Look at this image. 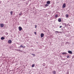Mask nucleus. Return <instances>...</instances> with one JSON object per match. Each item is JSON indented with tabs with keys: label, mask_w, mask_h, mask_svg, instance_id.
<instances>
[{
	"label": "nucleus",
	"mask_w": 74,
	"mask_h": 74,
	"mask_svg": "<svg viewBox=\"0 0 74 74\" xmlns=\"http://www.w3.org/2000/svg\"><path fill=\"white\" fill-rule=\"evenodd\" d=\"M1 27H3L4 26V25L3 23H1L0 24Z\"/></svg>",
	"instance_id": "1"
},
{
	"label": "nucleus",
	"mask_w": 74,
	"mask_h": 74,
	"mask_svg": "<svg viewBox=\"0 0 74 74\" xmlns=\"http://www.w3.org/2000/svg\"><path fill=\"white\" fill-rule=\"evenodd\" d=\"M66 18H68L69 17V15H68V14H67L66 15Z\"/></svg>",
	"instance_id": "16"
},
{
	"label": "nucleus",
	"mask_w": 74,
	"mask_h": 74,
	"mask_svg": "<svg viewBox=\"0 0 74 74\" xmlns=\"http://www.w3.org/2000/svg\"><path fill=\"white\" fill-rule=\"evenodd\" d=\"M20 47H21V48H25L26 47V46H23L22 45H20Z\"/></svg>",
	"instance_id": "7"
},
{
	"label": "nucleus",
	"mask_w": 74,
	"mask_h": 74,
	"mask_svg": "<svg viewBox=\"0 0 74 74\" xmlns=\"http://www.w3.org/2000/svg\"><path fill=\"white\" fill-rule=\"evenodd\" d=\"M53 74H56V71H55L53 72Z\"/></svg>",
	"instance_id": "12"
},
{
	"label": "nucleus",
	"mask_w": 74,
	"mask_h": 74,
	"mask_svg": "<svg viewBox=\"0 0 74 74\" xmlns=\"http://www.w3.org/2000/svg\"><path fill=\"white\" fill-rule=\"evenodd\" d=\"M8 42L9 44H11L12 43V40H9L8 41Z\"/></svg>",
	"instance_id": "4"
},
{
	"label": "nucleus",
	"mask_w": 74,
	"mask_h": 74,
	"mask_svg": "<svg viewBox=\"0 0 74 74\" xmlns=\"http://www.w3.org/2000/svg\"><path fill=\"white\" fill-rule=\"evenodd\" d=\"M48 5H49L48 4H46L45 5V6L46 7H48Z\"/></svg>",
	"instance_id": "17"
},
{
	"label": "nucleus",
	"mask_w": 74,
	"mask_h": 74,
	"mask_svg": "<svg viewBox=\"0 0 74 74\" xmlns=\"http://www.w3.org/2000/svg\"><path fill=\"white\" fill-rule=\"evenodd\" d=\"M47 4H49L51 3L50 2V1H47Z\"/></svg>",
	"instance_id": "10"
},
{
	"label": "nucleus",
	"mask_w": 74,
	"mask_h": 74,
	"mask_svg": "<svg viewBox=\"0 0 74 74\" xmlns=\"http://www.w3.org/2000/svg\"><path fill=\"white\" fill-rule=\"evenodd\" d=\"M44 34L43 33H41L40 35L41 37V38H42L43 37H44Z\"/></svg>",
	"instance_id": "6"
},
{
	"label": "nucleus",
	"mask_w": 74,
	"mask_h": 74,
	"mask_svg": "<svg viewBox=\"0 0 74 74\" xmlns=\"http://www.w3.org/2000/svg\"><path fill=\"white\" fill-rule=\"evenodd\" d=\"M26 5H27L28 4V3H26Z\"/></svg>",
	"instance_id": "26"
},
{
	"label": "nucleus",
	"mask_w": 74,
	"mask_h": 74,
	"mask_svg": "<svg viewBox=\"0 0 74 74\" xmlns=\"http://www.w3.org/2000/svg\"><path fill=\"white\" fill-rule=\"evenodd\" d=\"M67 58H70V56H68L66 57Z\"/></svg>",
	"instance_id": "18"
},
{
	"label": "nucleus",
	"mask_w": 74,
	"mask_h": 74,
	"mask_svg": "<svg viewBox=\"0 0 74 74\" xmlns=\"http://www.w3.org/2000/svg\"><path fill=\"white\" fill-rule=\"evenodd\" d=\"M55 18H57V17H58V15L56 14L55 15Z\"/></svg>",
	"instance_id": "13"
},
{
	"label": "nucleus",
	"mask_w": 74,
	"mask_h": 74,
	"mask_svg": "<svg viewBox=\"0 0 74 74\" xmlns=\"http://www.w3.org/2000/svg\"><path fill=\"white\" fill-rule=\"evenodd\" d=\"M34 66H35V64H33L32 65V67H34Z\"/></svg>",
	"instance_id": "14"
},
{
	"label": "nucleus",
	"mask_w": 74,
	"mask_h": 74,
	"mask_svg": "<svg viewBox=\"0 0 74 74\" xmlns=\"http://www.w3.org/2000/svg\"><path fill=\"white\" fill-rule=\"evenodd\" d=\"M34 34H36V35L37 34V33H36V32H35Z\"/></svg>",
	"instance_id": "23"
},
{
	"label": "nucleus",
	"mask_w": 74,
	"mask_h": 74,
	"mask_svg": "<svg viewBox=\"0 0 74 74\" xmlns=\"http://www.w3.org/2000/svg\"><path fill=\"white\" fill-rule=\"evenodd\" d=\"M13 13V12L11 11L10 12V14L11 15H12Z\"/></svg>",
	"instance_id": "15"
},
{
	"label": "nucleus",
	"mask_w": 74,
	"mask_h": 74,
	"mask_svg": "<svg viewBox=\"0 0 74 74\" xmlns=\"http://www.w3.org/2000/svg\"><path fill=\"white\" fill-rule=\"evenodd\" d=\"M62 27V26H61L60 27V28H61V27Z\"/></svg>",
	"instance_id": "25"
},
{
	"label": "nucleus",
	"mask_w": 74,
	"mask_h": 74,
	"mask_svg": "<svg viewBox=\"0 0 74 74\" xmlns=\"http://www.w3.org/2000/svg\"><path fill=\"white\" fill-rule=\"evenodd\" d=\"M19 15H22V13H21V14H19Z\"/></svg>",
	"instance_id": "21"
},
{
	"label": "nucleus",
	"mask_w": 74,
	"mask_h": 74,
	"mask_svg": "<svg viewBox=\"0 0 74 74\" xmlns=\"http://www.w3.org/2000/svg\"><path fill=\"white\" fill-rule=\"evenodd\" d=\"M62 55H63V54H66V53H62Z\"/></svg>",
	"instance_id": "20"
},
{
	"label": "nucleus",
	"mask_w": 74,
	"mask_h": 74,
	"mask_svg": "<svg viewBox=\"0 0 74 74\" xmlns=\"http://www.w3.org/2000/svg\"><path fill=\"white\" fill-rule=\"evenodd\" d=\"M55 33L56 34H57L58 33H61L62 32H59V31H55Z\"/></svg>",
	"instance_id": "2"
},
{
	"label": "nucleus",
	"mask_w": 74,
	"mask_h": 74,
	"mask_svg": "<svg viewBox=\"0 0 74 74\" xmlns=\"http://www.w3.org/2000/svg\"><path fill=\"white\" fill-rule=\"evenodd\" d=\"M4 39H5V38L4 37H1V39L2 40H4Z\"/></svg>",
	"instance_id": "11"
},
{
	"label": "nucleus",
	"mask_w": 74,
	"mask_h": 74,
	"mask_svg": "<svg viewBox=\"0 0 74 74\" xmlns=\"http://www.w3.org/2000/svg\"><path fill=\"white\" fill-rule=\"evenodd\" d=\"M44 64H45V63H43V65H44Z\"/></svg>",
	"instance_id": "27"
},
{
	"label": "nucleus",
	"mask_w": 74,
	"mask_h": 74,
	"mask_svg": "<svg viewBox=\"0 0 74 74\" xmlns=\"http://www.w3.org/2000/svg\"><path fill=\"white\" fill-rule=\"evenodd\" d=\"M18 51H20V52H22V50H18Z\"/></svg>",
	"instance_id": "24"
},
{
	"label": "nucleus",
	"mask_w": 74,
	"mask_h": 74,
	"mask_svg": "<svg viewBox=\"0 0 74 74\" xmlns=\"http://www.w3.org/2000/svg\"><path fill=\"white\" fill-rule=\"evenodd\" d=\"M66 3H64L62 5V7L63 8H65V7H66Z\"/></svg>",
	"instance_id": "3"
},
{
	"label": "nucleus",
	"mask_w": 74,
	"mask_h": 74,
	"mask_svg": "<svg viewBox=\"0 0 74 74\" xmlns=\"http://www.w3.org/2000/svg\"><path fill=\"white\" fill-rule=\"evenodd\" d=\"M19 31H21L22 30V28L21 27H18Z\"/></svg>",
	"instance_id": "5"
},
{
	"label": "nucleus",
	"mask_w": 74,
	"mask_h": 74,
	"mask_svg": "<svg viewBox=\"0 0 74 74\" xmlns=\"http://www.w3.org/2000/svg\"><path fill=\"white\" fill-rule=\"evenodd\" d=\"M58 22H61V21H62V20H61V18H59L58 19Z\"/></svg>",
	"instance_id": "9"
},
{
	"label": "nucleus",
	"mask_w": 74,
	"mask_h": 74,
	"mask_svg": "<svg viewBox=\"0 0 74 74\" xmlns=\"http://www.w3.org/2000/svg\"><path fill=\"white\" fill-rule=\"evenodd\" d=\"M35 28H37V25H35Z\"/></svg>",
	"instance_id": "22"
},
{
	"label": "nucleus",
	"mask_w": 74,
	"mask_h": 74,
	"mask_svg": "<svg viewBox=\"0 0 74 74\" xmlns=\"http://www.w3.org/2000/svg\"><path fill=\"white\" fill-rule=\"evenodd\" d=\"M32 55H33L34 56H35V54H32Z\"/></svg>",
	"instance_id": "19"
},
{
	"label": "nucleus",
	"mask_w": 74,
	"mask_h": 74,
	"mask_svg": "<svg viewBox=\"0 0 74 74\" xmlns=\"http://www.w3.org/2000/svg\"><path fill=\"white\" fill-rule=\"evenodd\" d=\"M68 52L70 54H72V53H72V51H68Z\"/></svg>",
	"instance_id": "8"
}]
</instances>
